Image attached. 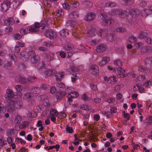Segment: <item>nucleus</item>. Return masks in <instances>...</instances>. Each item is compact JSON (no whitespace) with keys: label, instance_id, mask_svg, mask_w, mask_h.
<instances>
[{"label":"nucleus","instance_id":"5701e85b","mask_svg":"<svg viewBox=\"0 0 152 152\" xmlns=\"http://www.w3.org/2000/svg\"><path fill=\"white\" fill-rule=\"evenodd\" d=\"M105 22V25H112L114 23V20L112 18H110L107 19V18L106 20L104 21Z\"/></svg>","mask_w":152,"mask_h":152},{"label":"nucleus","instance_id":"c85d7f7f","mask_svg":"<svg viewBox=\"0 0 152 152\" xmlns=\"http://www.w3.org/2000/svg\"><path fill=\"white\" fill-rule=\"evenodd\" d=\"M148 12L150 11L149 10H147V9H144L142 10L140 12V14L143 17H146L150 14Z\"/></svg>","mask_w":152,"mask_h":152},{"label":"nucleus","instance_id":"f257e3e1","mask_svg":"<svg viewBox=\"0 0 152 152\" xmlns=\"http://www.w3.org/2000/svg\"><path fill=\"white\" fill-rule=\"evenodd\" d=\"M48 20L45 19L42 20L40 23L35 22L34 24L31 26L29 29V31L31 33H36L39 31H42L47 24Z\"/></svg>","mask_w":152,"mask_h":152},{"label":"nucleus","instance_id":"ea45409f","mask_svg":"<svg viewBox=\"0 0 152 152\" xmlns=\"http://www.w3.org/2000/svg\"><path fill=\"white\" fill-rule=\"evenodd\" d=\"M64 49L67 51L72 50L73 48V46L72 44H68L65 45L64 47Z\"/></svg>","mask_w":152,"mask_h":152},{"label":"nucleus","instance_id":"c756f323","mask_svg":"<svg viewBox=\"0 0 152 152\" xmlns=\"http://www.w3.org/2000/svg\"><path fill=\"white\" fill-rule=\"evenodd\" d=\"M29 124V122L28 121H23L19 125V127L20 129H24L27 127Z\"/></svg>","mask_w":152,"mask_h":152},{"label":"nucleus","instance_id":"0e129e2a","mask_svg":"<svg viewBox=\"0 0 152 152\" xmlns=\"http://www.w3.org/2000/svg\"><path fill=\"white\" fill-rule=\"evenodd\" d=\"M35 101L33 99V98H31L28 101V103L29 104H30L31 105H33L35 103Z\"/></svg>","mask_w":152,"mask_h":152},{"label":"nucleus","instance_id":"72a5a7b5","mask_svg":"<svg viewBox=\"0 0 152 152\" xmlns=\"http://www.w3.org/2000/svg\"><path fill=\"white\" fill-rule=\"evenodd\" d=\"M107 17V15L103 13H101L98 15L99 19L100 20H103L104 21L106 20Z\"/></svg>","mask_w":152,"mask_h":152},{"label":"nucleus","instance_id":"5fc2aeb1","mask_svg":"<svg viewBox=\"0 0 152 152\" xmlns=\"http://www.w3.org/2000/svg\"><path fill=\"white\" fill-rule=\"evenodd\" d=\"M123 87V85L122 84H120L117 85L114 88L115 90L116 91H118Z\"/></svg>","mask_w":152,"mask_h":152},{"label":"nucleus","instance_id":"052dcab7","mask_svg":"<svg viewBox=\"0 0 152 152\" xmlns=\"http://www.w3.org/2000/svg\"><path fill=\"white\" fill-rule=\"evenodd\" d=\"M65 95V93L59 92L57 94V97L58 99H61L63 96Z\"/></svg>","mask_w":152,"mask_h":152},{"label":"nucleus","instance_id":"9b49d317","mask_svg":"<svg viewBox=\"0 0 152 152\" xmlns=\"http://www.w3.org/2000/svg\"><path fill=\"white\" fill-rule=\"evenodd\" d=\"M104 78L105 80H107L108 82L111 84H114L118 80V78L114 76L109 77L108 78L107 77H105Z\"/></svg>","mask_w":152,"mask_h":152},{"label":"nucleus","instance_id":"6ab92c4d","mask_svg":"<svg viewBox=\"0 0 152 152\" xmlns=\"http://www.w3.org/2000/svg\"><path fill=\"white\" fill-rule=\"evenodd\" d=\"M96 29L94 28H92L89 30L87 33V36L89 37H92L95 35L96 34Z\"/></svg>","mask_w":152,"mask_h":152},{"label":"nucleus","instance_id":"e433bc0d","mask_svg":"<svg viewBox=\"0 0 152 152\" xmlns=\"http://www.w3.org/2000/svg\"><path fill=\"white\" fill-rule=\"evenodd\" d=\"M116 3L114 2H110L106 4L105 6L106 7H113L116 6Z\"/></svg>","mask_w":152,"mask_h":152},{"label":"nucleus","instance_id":"8fccbe9b","mask_svg":"<svg viewBox=\"0 0 152 152\" xmlns=\"http://www.w3.org/2000/svg\"><path fill=\"white\" fill-rule=\"evenodd\" d=\"M110 112L111 113H115L117 111V108L115 107L110 106Z\"/></svg>","mask_w":152,"mask_h":152},{"label":"nucleus","instance_id":"680f3d73","mask_svg":"<svg viewBox=\"0 0 152 152\" xmlns=\"http://www.w3.org/2000/svg\"><path fill=\"white\" fill-rule=\"evenodd\" d=\"M56 85L58 87L61 88H64L65 87V85L62 83L60 82L57 83Z\"/></svg>","mask_w":152,"mask_h":152},{"label":"nucleus","instance_id":"a211bd4d","mask_svg":"<svg viewBox=\"0 0 152 152\" xmlns=\"http://www.w3.org/2000/svg\"><path fill=\"white\" fill-rule=\"evenodd\" d=\"M110 60V58L109 57L105 56L103 58L102 60L99 63L100 66H103L107 64Z\"/></svg>","mask_w":152,"mask_h":152},{"label":"nucleus","instance_id":"4468645a","mask_svg":"<svg viewBox=\"0 0 152 152\" xmlns=\"http://www.w3.org/2000/svg\"><path fill=\"white\" fill-rule=\"evenodd\" d=\"M4 22V25H13L15 23V20L12 17L8 18L7 20H3Z\"/></svg>","mask_w":152,"mask_h":152},{"label":"nucleus","instance_id":"69168bd1","mask_svg":"<svg viewBox=\"0 0 152 152\" xmlns=\"http://www.w3.org/2000/svg\"><path fill=\"white\" fill-rule=\"evenodd\" d=\"M21 36L19 33H17L14 35V38L15 40H18L21 37Z\"/></svg>","mask_w":152,"mask_h":152},{"label":"nucleus","instance_id":"2f4dec72","mask_svg":"<svg viewBox=\"0 0 152 152\" xmlns=\"http://www.w3.org/2000/svg\"><path fill=\"white\" fill-rule=\"evenodd\" d=\"M56 16L58 17H61L64 14V12L62 9H59L56 11L55 13Z\"/></svg>","mask_w":152,"mask_h":152},{"label":"nucleus","instance_id":"6e6d98bb","mask_svg":"<svg viewBox=\"0 0 152 152\" xmlns=\"http://www.w3.org/2000/svg\"><path fill=\"white\" fill-rule=\"evenodd\" d=\"M147 70L148 71H149L148 69L145 68L144 66L143 67L142 66H140L139 67L138 71L140 72H144L145 71Z\"/></svg>","mask_w":152,"mask_h":152},{"label":"nucleus","instance_id":"f3484780","mask_svg":"<svg viewBox=\"0 0 152 152\" xmlns=\"http://www.w3.org/2000/svg\"><path fill=\"white\" fill-rule=\"evenodd\" d=\"M108 33L106 29H99L98 31L97 34L98 35L104 37H106Z\"/></svg>","mask_w":152,"mask_h":152},{"label":"nucleus","instance_id":"423d86ee","mask_svg":"<svg viewBox=\"0 0 152 152\" xmlns=\"http://www.w3.org/2000/svg\"><path fill=\"white\" fill-rule=\"evenodd\" d=\"M45 36L51 39L56 38V33L53 30H47L45 33Z\"/></svg>","mask_w":152,"mask_h":152},{"label":"nucleus","instance_id":"2eb2a0df","mask_svg":"<svg viewBox=\"0 0 152 152\" xmlns=\"http://www.w3.org/2000/svg\"><path fill=\"white\" fill-rule=\"evenodd\" d=\"M95 14L92 12L88 13L86 15L85 18L86 20L90 21L93 20L95 18Z\"/></svg>","mask_w":152,"mask_h":152},{"label":"nucleus","instance_id":"de8ad7c7","mask_svg":"<svg viewBox=\"0 0 152 152\" xmlns=\"http://www.w3.org/2000/svg\"><path fill=\"white\" fill-rule=\"evenodd\" d=\"M11 65L12 63L9 62H8L5 64L4 67L6 69L11 70L12 68Z\"/></svg>","mask_w":152,"mask_h":152},{"label":"nucleus","instance_id":"9d476101","mask_svg":"<svg viewBox=\"0 0 152 152\" xmlns=\"http://www.w3.org/2000/svg\"><path fill=\"white\" fill-rule=\"evenodd\" d=\"M79 95L77 92H75L74 93H71L70 94H68L67 96V102L69 103L72 102V99L76 98Z\"/></svg>","mask_w":152,"mask_h":152},{"label":"nucleus","instance_id":"13d9d810","mask_svg":"<svg viewBox=\"0 0 152 152\" xmlns=\"http://www.w3.org/2000/svg\"><path fill=\"white\" fill-rule=\"evenodd\" d=\"M9 56L12 60H15L16 58V56L13 52H12L9 54Z\"/></svg>","mask_w":152,"mask_h":152},{"label":"nucleus","instance_id":"473e14b6","mask_svg":"<svg viewBox=\"0 0 152 152\" xmlns=\"http://www.w3.org/2000/svg\"><path fill=\"white\" fill-rule=\"evenodd\" d=\"M78 13L77 11H73L69 14V16L71 18H76L78 17Z\"/></svg>","mask_w":152,"mask_h":152},{"label":"nucleus","instance_id":"f03ea898","mask_svg":"<svg viewBox=\"0 0 152 152\" xmlns=\"http://www.w3.org/2000/svg\"><path fill=\"white\" fill-rule=\"evenodd\" d=\"M8 105L7 107V111L12 113L14 110L15 108L18 109L21 107L23 103L21 100L17 99L15 100H9L8 101Z\"/></svg>","mask_w":152,"mask_h":152},{"label":"nucleus","instance_id":"cd10ccee","mask_svg":"<svg viewBox=\"0 0 152 152\" xmlns=\"http://www.w3.org/2000/svg\"><path fill=\"white\" fill-rule=\"evenodd\" d=\"M128 41L131 43H134L137 41V38L134 36L132 35H130L128 38Z\"/></svg>","mask_w":152,"mask_h":152},{"label":"nucleus","instance_id":"c03bdc74","mask_svg":"<svg viewBox=\"0 0 152 152\" xmlns=\"http://www.w3.org/2000/svg\"><path fill=\"white\" fill-rule=\"evenodd\" d=\"M116 30L118 32H124L126 31V28L124 27H119L116 28Z\"/></svg>","mask_w":152,"mask_h":152},{"label":"nucleus","instance_id":"a878e982","mask_svg":"<svg viewBox=\"0 0 152 152\" xmlns=\"http://www.w3.org/2000/svg\"><path fill=\"white\" fill-rule=\"evenodd\" d=\"M22 117L19 114H17L15 117L14 122L15 124L20 123L22 121Z\"/></svg>","mask_w":152,"mask_h":152},{"label":"nucleus","instance_id":"bb28decb","mask_svg":"<svg viewBox=\"0 0 152 152\" xmlns=\"http://www.w3.org/2000/svg\"><path fill=\"white\" fill-rule=\"evenodd\" d=\"M74 89L72 87H70L67 88L66 89L65 92L66 94H70L71 93H74L75 92H77L76 91H73Z\"/></svg>","mask_w":152,"mask_h":152},{"label":"nucleus","instance_id":"864d4df0","mask_svg":"<svg viewBox=\"0 0 152 152\" xmlns=\"http://www.w3.org/2000/svg\"><path fill=\"white\" fill-rule=\"evenodd\" d=\"M145 62L146 64H151L152 63V58L151 57L147 58L145 59Z\"/></svg>","mask_w":152,"mask_h":152},{"label":"nucleus","instance_id":"0eeeda50","mask_svg":"<svg viewBox=\"0 0 152 152\" xmlns=\"http://www.w3.org/2000/svg\"><path fill=\"white\" fill-rule=\"evenodd\" d=\"M10 3L8 1H6L2 3L1 6V10L3 12L7 11L10 7Z\"/></svg>","mask_w":152,"mask_h":152},{"label":"nucleus","instance_id":"20e7f679","mask_svg":"<svg viewBox=\"0 0 152 152\" xmlns=\"http://www.w3.org/2000/svg\"><path fill=\"white\" fill-rule=\"evenodd\" d=\"M114 64L115 65L119 67L117 69V71L118 73L117 74V77H118L123 78L125 77L126 75L124 73L125 71L120 67L122 64V62L120 59H117L114 61Z\"/></svg>","mask_w":152,"mask_h":152},{"label":"nucleus","instance_id":"412c9836","mask_svg":"<svg viewBox=\"0 0 152 152\" xmlns=\"http://www.w3.org/2000/svg\"><path fill=\"white\" fill-rule=\"evenodd\" d=\"M31 91L33 94H35V95H37L40 94V89L39 87H36L32 88Z\"/></svg>","mask_w":152,"mask_h":152},{"label":"nucleus","instance_id":"4be33fe9","mask_svg":"<svg viewBox=\"0 0 152 152\" xmlns=\"http://www.w3.org/2000/svg\"><path fill=\"white\" fill-rule=\"evenodd\" d=\"M106 39L110 42H112L114 41L116 38V35L113 33H110L107 36Z\"/></svg>","mask_w":152,"mask_h":152},{"label":"nucleus","instance_id":"f8f14e48","mask_svg":"<svg viewBox=\"0 0 152 152\" xmlns=\"http://www.w3.org/2000/svg\"><path fill=\"white\" fill-rule=\"evenodd\" d=\"M65 75L64 72L63 71L57 73L55 75L56 80L57 81H60L64 77Z\"/></svg>","mask_w":152,"mask_h":152},{"label":"nucleus","instance_id":"7ed1b4c3","mask_svg":"<svg viewBox=\"0 0 152 152\" xmlns=\"http://www.w3.org/2000/svg\"><path fill=\"white\" fill-rule=\"evenodd\" d=\"M68 24L71 27L73 28L72 31V35L76 37H80V31L78 28L79 26L75 21L73 20L69 21Z\"/></svg>","mask_w":152,"mask_h":152},{"label":"nucleus","instance_id":"09e8293b","mask_svg":"<svg viewBox=\"0 0 152 152\" xmlns=\"http://www.w3.org/2000/svg\"><path fill=\"white\" fill-rule=\"evenodd\" d=\"M143 45V43L141 42H139L135 44L134 46L136 49H138Z\"/></svg>","mask_w":152,"mask_h":152},{"label":"nucleus","instance_id":"e2e57ef3","mask_svg":"<svg viewBox=\"0 0 152 152\" xmlns=\"http://www.w3.org/2000/svg\"><path fill=\"white\" fill-rule=\"evenodd\" d=\"M66 130L68 133H72L73 132V130L72 128L71 127H68L67 126L66 127Z\"/></svg>","mask_w":152,"mask_h":152},{"label":"nucleus","instance_id":"774afa93","mask_svg":"<svg viewBox=\"0 0 152 152\" xmlns=\"http://www.w3.org/2000/svg\"><path fill=\"white\" fill-rule=\"evenodd\" d=\"M26 67V66L23 63L20 64L18 66V68L20 70H23Z\"/></svg>","mask_w":152,"mask_h":152},{"label":"nucleus","instance_id":"603ef678","mask_svg":"<svg viewBox=\"0 0 152 152\" xmlns=\"http://www.w3.org/2000/svg\"><path fill=\"white\" fill-rule=\"evenodd\" d=\"M31 94L29 93H25L24 94V96H23V98L24 99H30L31 98Z\"/></svg>","mask_w":152,"mask_h":152},{"label":"nucleus","instance_id":"4c0bfd02","mask_svg":"<svg viewBox=\"0 0 152 152\" xmlns=\"http://www.w3.org/2000/svg\"><path fill=\"white\" fill-rule=\"evenodd\" d=\"M37 78L34 77H32V76H28L27 79L28 81L29 82H35L36 81V79Z\"/></svg>","mask_w":152,"mask_h":152},{"label":"nucleus","instance_id":"c9c22d12","mask_svg":"<svg viewBox=\"0 0 152 152\" xmlns=\"http://www.w3.org/2000/svg\"><path fill=\"white\" fill-rule=\"evenodd\" d=\"M136 86L140 92L141 93L143 92L144 91V89L141 86V85H136V86H134V90H136L137 89L136 88Z\"/></svg>","mask_w":152,"mask_h":152},{"label":"nucleus","instance_id":"3c124183","mask_svg":"<svg viewBox=\"0 0 152 152\" xmlns=\"http://www.w3.org/2000/svg\"><path fill=\"white\" fill-rule=\"evenodd\" d=\"M15 88L17 91L19 92H20L23 89V87L20 85H17L15 86Z\"/></svg>","mask_w":152,"mask_h":152},{"label":"nucleus","instance_id":"bf43d9fd","mask_svg":"<svg viewBox=\"0 0 152 152\" xmlns=\"http://www.w3.org/2000/svg\"><path fill=\"white\" fill-rule=\"evenodd\" d=\"M99 41V40L97 39H95L92 40L91 41V43L92 45H94L97 44Z\"/></svg>","mask_w":152,"mask_h":152},{"label":"nucleus","instance_id":"49530a36","mask_svg":"<svg viewBox=\"0 0 152 152\" xmlns=\"http://www.w3.org/2000/svg\"><path fill=\"white\" fill-rule=\"evenodd\" d=\"M79 5V4L78 2L74 1L70 4V7H77Z\"/></svg>","mask_w":152,"mask_h":152},{"label":"nucleus","instance_id":"58836bf2","mask_svg":"<svg viewBox=\"0 0 152 152\" xmlns=\"http://www.w3.org/2000/svg\"><path fill=\"white\" fill-rule=\"evenodd\" d=\"M50 115L52 116H54L57 115V111L54 108H51L50 111Z\"/></svg>","mask_w":152,"mask_h":152},{"label":"nucleus","instance_id":"a19ab883","mask_svg":"<svg viewBox=\"0 0 152 152\" xmlns=\"http://www.w3.org/2000/svg\"><path fill=\"white\" fill-rule=\"evenodd\" d=\"M15 131L14 129H11L8 130L7 132V136L13 135L15 133Z\"/></svg>","mask_w":152,"mask_h":152},{"label":"nucleus","instance_id":"39448f33","mask_svg":"<svg viewBox=\"0 0 152 152\" xmlns=\"http://www.w3.org/2000/svg\"><path fill=\"white\" fill-rule=\"evenodd\" d=\"M28 56L30 58L31 63H36L39 60V57L36 54L35 51L33 50L30 51L28 53Z\"/></svg>","mask_w":152,"mask_h":152},{"label":"nucleus","instance_id":"1a4fd4ad","mask_svg":"<svg viewBox=\"0 0 152 152\" xmlns=\"http://www.w3.org/2000/svg\"><path fill=\"white\" fill-rule=\"evenodd\" d=\"M89 71L93 75H95L99 72V68L97 65H91Z\"/></svg>","mask_w":152,"mask_h":152},{"label":"nucleus","instance_id":"393cba45","mask_svg":"<svg viewBox=\"0 0 152 152\" xmlns=\"http://www.w3.org/2000/svg\"><path fill=\"white\" fill-rule=\"evenodd\" d=\"M17 78L19 82L21 84H24L26 82V79L23 76L18 75L17 76Z\"/></svg>","mask_w":152,"mask_h":152},{"label":"nucleus","instance_id":"ddd939ff","mask_svg":"<svg viewBox=\"0 0 152 152\" xmlns=\"http://www.w3.org/2000/svg\"><path fill=\"white\" fill-rule=\"evenodd\" d=\"M14 96V94L13 91L10 89H7L5 94V97L6 98H13Z\"/></svg>","mask_w":152,"mask_h":152},{"label":"nucleus","instance_id":"338daca9","mask_svg":"<svg viewBox=\"0 0 152 152\" xmlns=\"http://www.w3.org/2000/svg\"><path fill=\"white\" fill-rule=\"evenodd\" d=\"M106 101L109 103L111 104L115 102V99L114 98L110 97L109 99L107 100Z\"/></svg>","mask_w":152,"mask_h":152},{"label":"nucleus","instance_id":"79ce46f5","mask_svg":"<svg viewBox=\"0 0 152 152\" xmlns=\"http://www.w3.org/2000/svg\"><path fill=\"white\" fill-rule=\"evenodd\" d=\"M80 108L85 110H88L90 109L89 106L87 104H83L80 106Z\"/></svg>","mask_w":152,"mask_h":152},{"label":"nucleus","instance_id":"a18cd8bd","mask_svg":"<svg viewBox=\"0 0 152 152\" xmlns=\"http://www.w3.org/2000/svg\"><path fill=\"white\" fill-rule=\"evenodd\" d=\"M133 3L134 1L133 0H124V3L122 4L124 5H126L127 4L131 5Z\"/></svg>","mask_w":152,"mask_h":152},{"label":"nucleus","instance_id":"aec40b11","mask_svg":"<svg viewBox=\"0 0 152 152\" xmlns=\"http://www.w3.org/2000/svg\"><path fill=\"white\" fill-rule=\"evenodd\" d=\"M148 33L146 31H141L139 32L138 37L140 39L145 38L147 35Z\"/></svg>","mask_w":152,"mask_h":152},{"label":"nucleus","instance_id":"b1692460","mask_svg":"<svg viewBox=\"0 0 152 152\" xmlns=\"http://www.w3.org/2000/svg\"><path fill=\"white\" fill-rule=\"evenodd\" d=\"M56 73V71L54 69H48L46 70L45 73L47 76L54 75Z\"/></svg>","mask_w":152,"mask_h":152},{"label":"nucleus","instance_id":"dca6fc26","mask_svg":"<svg viewBox=\"0 0 152 152\" xmlns=\"http://www.w3.org/2000/svg\"><path fill=\"white\" fill-rule=\"evenodd\" d=\"M106 47L105 44H102L97 46L96 48V51L98 52H104L106 49Z\"/></svg>","mask_w":152,"mask_h":152},{"label":"nucleus","instance_id":"4d7b16f0","mask_svg":"<svg viewBox=\"0 0 152 152\" xmlns=\"http://www.w3.org/2000/svg\"><path fill=\"white\" fill-rule=\"evenodd\" d=\"M78 67L74 65L71 66L70 69V71L71 70L72 72H77L78 71Z\"/></svg>","mask_w":152,"mask_h":152},{"label":"nucleus","instance_id":"f704fd0d","mask_svg":"<svg viewBox=\"0 0 152 152\" xmlns=\"http://www.w3.org/2000/svg\"><path fill=\"white\" fill-rule=\"evenodd\" d=\"M28 28L27 27H23L22 28H21L20 30V33L22 34H26L28 33Z\"/></svg>","mask_w":152,"mask_h":152},{"label":"nucleus","instance_id":"6e6552de","mask_svg":"<svg viewBox=\"0 0 152 152\" xmlns=\"http://www.w3.org/2000/svg\"><path fill=\"white\" fill-rule=\"evenodd\" d=\"M129 11L130 15L133 18L137 17L140 13V11L137 9H130Z\"/></svg>","mask_w":152,"mask_h":152},{"label":"nucleus","instance_id":"7c9ffc66","mask_svg":"<svg viewBox=\"0 0 152 152\" xmlns=\"http://www.w3.org/2000/svg\"><path fill=\"white\" fill-rule=\"evenodd\" d=\"M129 14V12L126 10H122L118 12V15H121V17L124 18Z\"/></svg>","mask_w":152,"mask_h":152},{"label":"nucleus","instance_id":"37998d69","mask_svg":"<svg viewBox=\"0 0 152 152\" xmlns=\"http://www.w3.org/2000/svg\"><path fill=\"white\" fill-rule=\"evenodd\" d=\"M146 120L148 124H151L152 123V116H148L146 118Z\"/></svg>","mask_w":152,"mask_h":152}]
</instances>
